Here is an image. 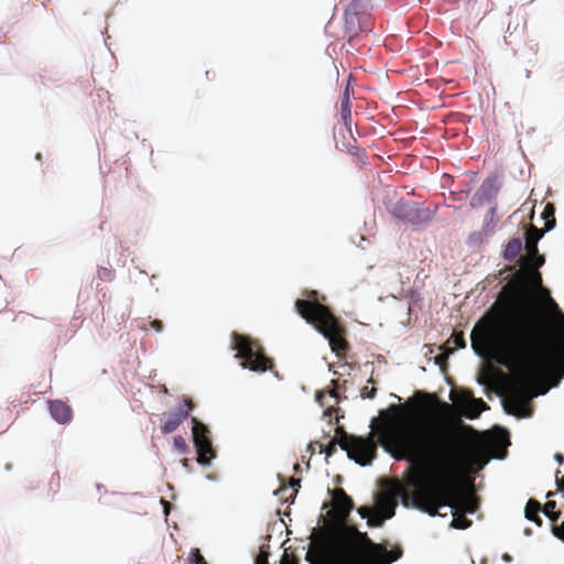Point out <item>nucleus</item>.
I'll use <instances>...</instances> for the list:
<instances>
[{"label":"nucleus","mask_w":564,"mask_h":564,"mask_svg":"<svg viewBox=\"0 0 564 564\" xmlns=\"http://www.w3.org/2000/svg\"><path fill=\"white\" fill-rule=\"evenodd\" d=\"M437 404L449 409L436 395L417 391L404 404L392 406L398 417L382 424L379 440L394 459L410 464L406 485L413 489L414 508L432 517L443 507L474 513L478 500L464 491L463 480L488 460L480 445L457 451L447 430L416 420Z\"/></svg>","instance_id":"1"},{"label":"nucleus","mask_w":564,"mask_h":564,"mask_svg":"<svg viewBox=\"0 0 564 564\" xmlns=\"http://www.w3.org/2000/svg\"><path fill=\"white\" fill-rule=\"evenodd\" d=\"M520 290L507 284L496 315L482 318L471 332V347L478 355L492 350L496 360L516 373L508 384L503 408L507 413L525 417L532 410V383L553 366L564 365V323L554 333L539 311H520Z\"/></svg>","instance_id":"2"},{"label":"nucleus","mask_w":564,"mask_h":564,"mask_svg":"<svg viewBox=\"0 0 564 564\" xmlns=\"http://www.w3.org/2000/svg\"><path fill=\"white\" fill-rule=\"evenodd\" d=\"M355 531L357 538L367 550L369 557L367 562H361L356 557V544L349 541L345 544L346 552L335 554L337 538L332 531L326 529L313 531L305 560L310 564H391L402 555V551H388L382 544L372 542L367 533Z\"/></svg>","instance_id":"3"},{"label":"nucleus","mask_w":564,"mask_h":564,"mask_svg":"<svg viewBox=\"0 0 564 564\" xmlns=\"http://www.w3.org/2000/svg\"><path fill=\"white\" fill-rule=\"evenodd\" d=\"M317 295L316 291H311L307 300H296V312L328 340L337 357L344 358L349 350L346 329L329 307L318 302Z\"/></svg>","instance_id":"4"},{"label":"nucleus","mask_w":564,"mask_h":564,"mask_svg":"<svg viewBox=\"0 0 564 564\" xmlns=\"http://www.w3.org/2000/svg\"><path fill=\"white\" fill-rule=\"evenodd\" d=\"M236 358L241 359V367L256 372H264L272 367V360L268 358L261 346L249 336L232 333Z\"/></svg>","instance_id":"5"},{"label":"nucleus","mask_w":564,"mask_h":564,"mask_svg":"<svg viewBox=\"0 0 564 564\" xmlns=\"http://www.w3.org/2000/svg\"><path fill=\"white\" fill-rule=\"evenodd\" d=\"M340 448L347 452L350 459H354L361 466L370 465L377 455V444L372 437L355 436L354 438H345Z\"/></svg>","instance_id":"6"},{"label":"nucleus","mask_w":564,"mask_h":564,"mask_svg":"<svg viewBox=\"0 0 564 564\" xmlns=\"http://www.w3.org/2000/svg\"><path fill=\"white\" fill-rule=\"evenodd\" d=\"M193 442L197 451V462L200 465H208L216 454L209 438L208 427L199 422L197 417H192Z\"/></svg>","instance_id":"7"},{"label":"nucleus","mask_w":564,"mask_h":564,"mask_svg":"<svg viewBox=\"0 0 564 564\" xmlns=\"http://www.w3.org/2000/svg\"><path fill=\"white\" fill-rule=\"evenodd\" d=\"M194 409L192 399L184 398L183 405L176 410L164 415L161 431L163 434H171L176 431L180 425L189 416L191 411Z\"/></svg>","instance_id":"8"},{"label":"nucleus","mask_w":564,"mask_h":564,"mask_svg":"<svg viewBox=\"0 0 564 564\" xmlns=\"http://www.w3.org/2000/svg\"><path fill=\"white\" fill-rule=\"evenodd\" d=\"M345 28L346 32L352 37L360 32H370L372 22L370 14H364L362 18L352 11L345 12Z\"/></svg>","instance_id":"9"},{"label":"nucleus","mask_w":564,"mask_h":564,"mask_svg":"<svg viewBox=\"0 0 564 564\" xmlns=\"http://www.w3.org/2000/svg\"><path fill=\"white\" fill-rule=\"evenodd\" d=\"M393 216L409 224H420L422 221L421 210L412 202H399L393 207Z\"/></svg>","instance_id":"10"},{"label":"nucleus","mask_w":564,"mask_h":564,"mask_svg":"<svg viewBox=\"0 0 564 564\" xmlns=\"http://www.w3.org/2000/svg\"><path fill=\"white\" fill-rule=\"evenodd\" d=\"M456 402L465 409L464 414L471 420L478 417L481 412L489 409L482 399H475L470 392H464Z\"/></svg>","instance_id":"11"},{"label":"nucleus","mask_w":564,"mask_h":564,"mask_svg":"<svg viewBox=\"0 0 564 564\" xmlns=\"http://www.w3.org/2000/svg\"><path fill=\"white\" fill-rule=\"evenodd\" d=\"M332 498L338 516L343 519L348 517L354 508L351 498L341 488L332 490Z\"/></svg>","instance_id":"12"},{"label":"nucleus","mask_w":564,"mask_h":564,"mask_svg":"<svg viewBox=\"0 0 564 564\" xmlns=\"http://www.w3.org/2000/svg\"><path fill=\"white\" fill-rule=\"evenodd\" d=\"M48 410L52 417L59 424H66L73 417V411L70 406L61 400L50 401Z\"/></svg>","instance_id":"13"},{"label":"nucleus","mask_w":564,"mask_h":564,"mask_svg":"<svg viewBox=\"0 0 564 564\" xmlns=\"http://www.w3.org/2000/svg\"><path fill=\"white\" fill-rule=\"evenodd\" d=\"M351 96H354V89L348 82L340 101V117L347 128L351 124Z\"/></svg>","instance_id":"14"},{"label":"nucleus","mask_w":564,"mask_h":564,"mask_svg":"<svg viewBox=\"0 0 564 564\" xmlns=\"http://www.w3.org/2000/svg\"><path fill=\"white\" fill-rule=\"evenodd\" d=\"M543 231L538 229L534 226H530V228L525 232V248L529 254L538 253V241L542 238Z\"/></svg>","instance_id":"15"},{"label":"nucleus","mask_w":564,"mask_h":564,"mask_svg":"<svg viewBox=\"0 0 564 564\" xmlns=\"http://www.w3.org/2000/svg\"><path fill=\"white\" fill-rule=\"evenodd\" d=\"M379 508L384 512V517L383 518H379V517L369 518L368 524L370 527H379V525H381L383 519H390L394 516L395 503L393 501H391V500L382 501L379 505Z\"/></svg>","instance_id":"16"},{"label":"nucleus","mask_w":564,"mask_h":564,"mask_svg":"<svg viewBox=\"0 0 564 564\" xmlns=\"http://www.w3.org/2000/svg\"><path fill=\"white\" fill-rule=\"evenodd\" d=\"M541 509H542L541 503L538 500L530 499L527 502L525 510H524L525 518L528 520L534 522L539 527H541L542 525V519L539 516V512L541 511Z\"/></svg>","instance_id":"17"},{"label":"nucleus","mask_w":564,"mask_h":564,"mask_svg":"<svg viewBox=\"0 0 564 564\" xmlns=\"http://www.w3.org/2000/svg\"><path fill=\"white\" fill-rule=\"evenodd\" d=\"M522 250V241L520 238H512L508 241L503 251V257L508 261H513Z\"/></svg>","instance_id":"18"},{"label":"nucleus","mask_w":564,"mask_h":564,"mask_svg":"<svg viewBox=\"0 0 564 564\" xmlns=\"http://www.w3.org/2000/svg\"><path fill=\"white\" fill-rule=\"evenodd\" d=\"M446 345L448 346L449 352L458 348H465L466 340L463 332H454L453 335L448 338Z\"/></svg>","instance_id":"19"},{"label":"nucleus","mask_w":564,"mask_h":564,"mask_svg":"<svg viewBox=\"0 0 564 564\" xmlns=\"http://www.w3.org/2000/svg\"><path fill=\"white\" fill-rule=\"evenodd\" d=\"M471 520L467 519L465 512L454 510L452 527L455 529L465 530L471 525Z\"/></svg>","instance_id":"20"},{"label":"nucleus","mask_w":564,"mask_h":564,"mask_svg":"<svg viewBox=\"0 0 564 564\" xmlns=\"http://www.w3.org/2000/svg\"><path fill=\"white\" fill-rule=\"evenodd\" d=\"M370 7V0H352L346 10L362 17L364 14H369L368 10Z\"/></svg>","instance_id":"21"},{"label":"nucleus","mask_w":564,"mask_h":564,"mask_svg":"<svg viewBox=\"0 0 564 564\" xmlns=\"http://www.w3.org/2000/svg\"><path fill=\"white\" fill-rule=\"evenodd\" d=\"M555 207L552 203H547L542 213L543 218L545 219V230H551L555 226Z\"/></svg>","instance_id":"22"},{"label":"nucleus","mask_w":564,"mask_h":564,"mask_svg":"<svg viewBox=\"0 0 564 564\" xmlns=\"http://www.w3.org/2000/svg\"><path fill=\"white\" fill-rule=\"evenodd\" d=\"M544 296V307L545 311L551 315H560L561 308L557 303L551 297L550 292L547 290H543Z\"/></svg>","instance_id":"23"},{"label":"nucleus","mask_w":564,"mask_h":564,"mask_svg":"<svg viewBox=\"0 0 564 564\" xmlns=\"http://www.w3.org/2000/svg\"><path fill=\"white\" fill-rule=\"evenodd\" d=\"M556 502L554 500H549L543 508L541 509L543 513L552 521L556 522L560 518V511H555Z\"/></svg>","instance_id":"24"},{"label":"nucleus","mask_w":564,"mask_h":564,"mask_svg":"<svg viewBox=\"0 0 564 564\" xmlns=\"http://www.w3.org/2000/svg\"><path fill=\"white\" fill-rule=\"evenodd\" d=\"M332 384L334 386V389L330 390V391H317L316 392V401L319 402L322 405L324 404L323 403V399L328 394L329 397L336 399V401L338 402V393L336 391V389L338 388V381L337 380H332Z\"/></svg>","instance_id":"25"},{"label":"nucleus","mask_w":564,"mask_h":564,"mask_svg":"<svg viewBox=\"0 0 564 564\" xmlns=\"http://www.w3.org/2000/svg\"><path fill=\"white\" fill-rule=\"evenodd\" d=\"M337 445H338V440L333 438L329 441L327 446H324L323 444H318V447H319L321 452H324L326 454V456L329 457L335 454Z\"/></svg>","instance_id":"26"},{"label":"nucleus","mask_w":564,"mask_h":564,"mask_svg":"<svg viewBox=\"0 0 564 564\" xmlns=\"http://www.w3.org/2000/svg\"><path fill=\"white\" fill-rule=\"evenodd\" d=\"M336 437L338 440V445L340 446L341 442L345 440V438H354L355 435H349L346 433V431L344 430L343 426H337L336 430Z\"/></svg>","instance_id":"27"},{"label":"nucleus","mask_w":564,"mask_h":564,"mask_svg":"<svg viewBox=\"0 0 564 564\" xmlns=\"http://www.w3.org/2000/svg\"><path fill=\"white\" fill-rule=\"evenodd\" d=\"M174 446L177 448L181 453H185L188 449V446L186 444V441L183 436H175L174 437Z\"/></svg>","instance_id":"28"},{"label":"nucleus","mask_w":564,"mask_h":564,"mask_svg":"<svg viewBox=\"0 0 564 564\" xmlns=\"http://www.w3.org/2000/svg\"><path fill=\"white\" fill-rule=\"evenodd\" d=\"M377 389L375 387H364L361 389V397L367 399H373L376 395Z\"/></svg>","instance_id":"29"},{"label":"nucleus","mask_w":564,"mask_h":564,"mask_svg":"<svg viewBox=\"0 0 564 564\" xmlns=\"http://www.w3.org/2000/svg\"><path fill=\"white\" fill-rule=\"evenodd\" d=\"M192 560H193V564H207L204 556L200 554L199 550L198 549H195L193 552H192Z\"/></svg>","instance_id":"30"},{"label":"nucleus","mask_w":564,"mask_h":564,"mask_svg":"<svg viewBox=\"0 0 564 564\" xmlns=\"http://www.w3.org/2000/svg\"><path fill=\"white\" fill-rule=\"evenodd\" d=\"M98 275L100 279H104V280H111L113 278L112 271L107 268H101L98 271Z\"/></svg>","instance_id":"31"},{"label":"nucleus","mask_w":564,"mask_h":564,"mask_svg":"<svg viewBox=\"0 0 564 564\" xmlns=\"http://www.w3.org/2000/svg\"><path fill=\"white\" fill-rule=\"evenodd\" d=\"M552 531H553V534H554L556 538H558V539H561L562 541H564V521L562 522V524H561V525H558V527H554Z\"/></svg>","instance_id":"32"},{"label":"nucleus","mask_w":564,"mask_h":564,"mask_svg":"<svg viewBox=\"0 0 564 564\" xmlns=\"http://www.w3.org/2000/svg\"><path fill=\"white\" fill-rule=\"evenodd\" d=\"M268 556L269 554L267 552L261 551L256 558V564H269Z\"/></svg>","instance_id":"33"},{"label":"nucleus","mask_w":564,"mask_h":564,"mask_svg":"<svg viewBox=\"0 0 564 564\" xmlns=\"http://www.w3.org/2000/svg\"><path fill=\"white\" fill-rule=\"evenodd\" d=\"M150 326L155 332H161L163 329V323L160 319H154V321L150 322Z\"/></svg>","instance_id":"34"},{"label":"nucleus","mask_w":564,"mask_h":564,"mask_svg":"<svg viewBox=\"0 0 564 564\" xmlns=\"http://www.w3.org/2000/svg\"><path fill=\"white\" fill-rule=\"evenodd\" d=\"M281 564H297L295 560H291L286 553L281 558Z\"/></svg>","instance_id":"35"},{"label":"nucleus","mask_w":564,"mask_h":564,"mask_svg":"<svg viewBox=\"0 0 564 564\" xmlns=\"http://www.w3.org/2000/svg\"><path fill=\"white\" fill-rule=\"evenodd\" d=\"M478 382L482 386L489 384V378L487 376H481L478 378Z\"/></svg>","instance_id":"36"},{"label":"nucleus","mask_w":564,"mask_h":564,"mask_svg":"<svg viewBox=\"0 0 564 564\" xmlns=\"http://www.w3.org/2000/svg\"><path fill=\"white\" fill-rule=\"evenodd\" d=\"M369 512H370V509H369V508H367V507H361V508L359 509V513H360V516H361L362 518L367 517Z\"/></svg>","instance_id":"37"},{"label":"nucleus","mask_w":564,"mask_h":564,"mask_svg":"<svg viewBox=\"0 0 564 564\" xmlns=\"http://www.w3.org/2000/svg\"><path fill=\"white\" fill-rule=\"evenodd\" d=\"M337 411H338V409H336L334 406H329L325 410L324 414L330 416L334 412H337Z\"/></svg>","instance_id":"38"},{"label":"nucleus","mask_w":564,"mask_h":564,"mask_svg":"<svg viewBox=\"0 0 564 564\" xmlns=\"http://www.w3.org/2000/svg\"><path fill=\"white\" fill-rule=\"evenodd\" d=\"M318 444H319L318 442H315V443H313V442H312V443H310V444L307 445V451H308V452H311V454H313V453L315 452V445H317V446H318Z\"/></svg>","instance_id":"39"},{"label":"nucleus","mask_w":564,"mask_h":564,"mask_svg":"<svg viewBox=\"0 0 564 564\" xmlns=\"http://www.w3.org/2000/svg\"><path fill=\"white\" fill-rule=\"evenodd\" d=\"M290 484L292 487H295V486L300 487V479L291 478Z\"/></svg>","instance_id":"40"},{"label":"nucleus","mask_w":564,"mask_h":564,"mask_svg":"<svg viewBox=\"0 0 564 564\" xmlns=\"http://www.w3.org/2000/svg\"><path fill=\"white\" fill-rule=\"evenodd\" d=\"M558 490L564 491V479L557 480Z\"/></svg>","instance_id":"41"},{"label":"nucleus","mask_w":564,"mask_h":564,"mask_svg":"<svg viewBox=\"0 0 564 564\" xmlns=\"http://www.w3.org/2000/svg\"><path fill=\"white\" fill-rule=\"evenodd\" d=\"M502 560H503L505 562H510L512 558H511V556H510L508 553H505V554L502 555Z\"/></svg>","instance_id":"42"},{"label":"nucleus","mask_w":564,"mask_h":564,"mask_svg":"<svg viewBox=\"0 0 564 564\" xmlns=\"http://www.w3.org/2000/svg\"><path fill=\"white\" fill-rule=\"evenodd\" d=\"M293 469L295 473H299L301 470V466L299 463H295L294 466H293Z\"/></svg>","instance_id":"43"},{"label":"nucleus","mask_w":564,"mask_h":564,"mask_svg":"<svg viewBox=\"0 0 564 564\" xmlns=\"http://www.w3.org/2000/svg\"><path fill=\"white\" fill-rule=\"evenodd\" d=\"M182 464H183V466L187 467L188 466V459L187 458L182 459Z\"/></svg>","instance_id":"44"},{"label":"nucleus","mask_w":564,"mask_h":564,"mask_svg":"<svg viewBox=\"0 0 564 564\" xmlns=\"http://www.w3.org/2000/svg\"><path fill=\"white\" fill-rule=\"evenodd\" d=\"M471 485H473L471 479H468V486H471Z\"/></svg>","instance_id":"45"},{"label":"nucleus","mask_w":564,"mask_h":564,"mask_svg":"<svg viewBox=\"0 0 564 564\" xmlns=\"http://www.w3.org/2000/svg\"><path fill=\"white\" fill-rule=\"evenodd\" d=\"M369 383H375L373 379L368 380Z\"/></svg>","instance_id":"46"}]
</instances>
